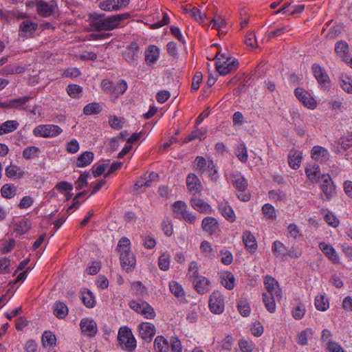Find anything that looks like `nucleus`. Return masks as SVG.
<instances>
[{"mask_svg": "<svg viewBox=\"0 0 352 352\" xmlns=\"http://www.w3.org/2000/svg\"><path fill=\"white\" fill-rule=\"evenodd\" d=\"M129 14L124 13L103 18V15L92 16L90 25L96 31H110L117 28L120 23L129 17Z\"/></svg>", "mask_w": 352, "mask_h": 352, "instance_id": "nucleus-1", "label": "nucleus"}, {"mask_svg": "<svg viewBox=\"0 0 352 352\" xmlns=\"http://www.w3.org/2000/svg\"><path fill=\"white\" fill-rule=\"evenodd\" d=\"M130 241L126 237L121 238L118 244L120 264L126 271L133 270L136 264V259L133 252L130 250Z\"/></svg>", "mask_w": 352, "mask_h": 352, "instance_id": "nucleus-2", "label": "nucleus"}, {"mask_svg": "<svg viewBox=\"0 0 352 352\" xmlns=\"http://www.w3.org/2000/svg\"><path fill=\"white\" fill-rule=\"evenodd\" d=\"M239 63L236 60L226 55L217 54L216 55V69L221 75H226L237 69Z\"/></svg>", "mask_w": 352, "mask_h": 352, "instance_id": "nucleus-3", "label": "nucleus"}, {"mask_svg": "<svg viewBox=\"0 0 352 352\" xmlns=\"http://www.w3.org/2000/svg\"><path fill=\"white\" fill-rule=\"evenodd\" d=\"M118 339L122 347L132 352L136 348V340L131 330L128 327H121L118 331Z\"/></svg>", "mask_w": 352, "mask_h": 352, "instance_id": "nucleus-4", "label": "nucleus"}, {"mask_svg": "<svg viewBox=\"0 0 352 352\" xmlns=\"http://www.w3.org/2000/svg\"><path fill=\"white\" fill-rule=\"evenodd\" d=\"M63 129L55 124H41L35 127L33 130V134L36 137L42 138H54L60 135Z\"/></svg>", "mask_w": 352, "mask_h": 352, "instance_id": "nucleus-5", "label": "nucleus"}, {"mask_svg": "<svg viewBox=\"0 0 352 352\" xmlns=\"http://www.w3.org/2000/svg\"><path fill=\"white\" fill-rule=\"evenodd\" d=\"M210 311L217 314H221L224 310V300L223 295L219 291H214L210 295L209 300Z\"/></svg>", "mask_w": 352, "mask_h": 352, "instance_id": "nucleus-6", "label": "nucleus"}, {"mask_svg": "<svg viewBox=\"0 0 352 352\" xmlns=\"http://www.w3.org/2000/svg\"><path fill=\"white\" fill-rule=\"evenodd\" d=\"M294 94L299 101L308 109H314L316 107V100L304 89L298 87L295 89Z\"/></svg>", "mask_w": 352, "mask_h": 352, "instance_id": "nucleus-7", "label": "nucleus"}, {"mask_svg": "<svg viewBox=\"0 0 352 352\" xmlns=\"http://www.w3.org/2000/svg\"><path fill=\"white\" fill-rule=\"evenodd\" d=\"M80 327L81 333L90 338L94 337L98 331L96 322L89 318H82L80 322Z\"/></svg>", "mask_w": 352, "mask_h": 352, "instance_id": "nucleus-8", "label": "nucleus"}, {"mask_svg": "<svg viewBox=\"0 0 352 352\" xmlns=\"http://www.w3.org/2000/svg\"><path fill=\"white\" fill-rule=\"evenodd\" d=\"M139 336L150 342L156 333L155 327L151 322H142L138 326Z\"/></svg>", "mask_w": 352, "mask_h": 352, "instance_id": "nucleus-9", "label": "nucleus"}, {"mask_svg": "<svg viewBox=\"0 0 352 352\" xmlns=\"http://www.w3.org/2000/svg\"><path fill=\"white\" fill-rule=\"evenodd\" d=\"M312 72L318 82L322 88L327 89L329 87L330 79L324 68L318 64H314L312 65Z\"/></svg>", "mask_w": 352, "mask_h": 352, "instance_id": "nucleus-10", "label": "nucleus"}, {"mask_svg": "<svg viewBox=\"0 0 352 352\" xmlns=\"http://www.w3.org/2000/svg\"><path fill=\"white\" fill-rule=\"evenodd\" d=\"M228 181L239 191H244L248 186L247 180L238 171H233L227 176Z\"/></svg>", "mask_w": 352, "mask_h": 352, "instance_id": "nucleus-11", "label": "nucleus"}, {"mask_svg": "<svg viewBox=\"0 0 352 352\" xmlns=\"http://www.w3.org/2000/svg\"><path fill=\"white\" fill-rule=\"evenodd\" d=\"M320 188L322 191L321 198L323 201H329L335 192V186L330 177L324 179L320 185Z\"/></svg>", "mask_w": 352, "mask_h": 352, "instance_id": "nucleus-12", "label": "nucleus"}, {"mask_svg": "<svg viewBox=\"0 0 352 352\" xmlns=\"http://www.w3.org/2000/svg\"><path fill=\"white\" fill-rule=\"evenodd\" d=\"M36 7L38 14L43 17H47L52 14L56 9V5L53 2L37 1Z\"/></svg>", "mask_w": 352, "mask_h": 352, "instance_id": "nucleus-13", "label": "nucleus"}, {"mask_svg": "<svg viewBox=\"0 0 352 352\" xmlns=\"http://www.w3.org/2000/svg\"><path fill=\"white\" fill-rule=\"evenodd\" d=\"M319 248L333 263H340L339 256L332 245L324 242H320L319 243Z\"/></svg>", "mask_w": 352, "mask_h": 352, "instance_id": "nucleus-14", "label": "nucleus"}, {"mask_svg": "<svg viewBox=\"0 0 352 352\" xmlns=\"http://www.w3.org/2000/svg\"><path fill=\"white\" fill-rule=\"evenodd\" d=\"M311 157L318 162H325L329 159L330 154L326 148L321 146H314L311 151Z\"/></svg>", "mask_w": 352, "mask_h": 352, "instance_id": "nucleus-15", "label": "nucleus"}, {"mask_svg": "<svg viewBox=\"0 0 352 352\" xmlns=\"http://www.w3.org/2000/svg\"><path fill=\"white\" fill-rule=\"evenodd\" d=\"M138 45L135 43H133L123 52V57L130 64H135L138 58Z\"/></svg>", "mask_w": 352, "mask_h": 352, "instance_id": "nucleus-16", "label": "nucleus"}, {"mask_svg": "<svg viewBox=\"0 0 352 352\" xmlns=\"http://www.w3.org/2000/svg\"><path fill=\"white\" fill-rule=\"evenodd\" d=\"M186 185L188 190L193 195L201 192L202 186L198 177L194 173H190L186 178Z\"/></svg>", "mask_w": 352, "mask_h": 352, "instance_id": "nucleus-17", "label": "nucleus"}, {"mask_svg": "<svg viewBox=\"0 0 352 352\" xmlns=\"http://www.w3.org/2000/svg\"><path fill=\"white\" fill-rule=\"evenodd\" d=\"M32 98L30 96L14 98L6 101V109H23L26 103Z\"/></svg>", "mask_w": 352, "mask_h": 352, "instance_id": "nucleus-18", "label": "nucleus"}, {"mask_svg": "<svg viewBox=\"0 0 352 352\" xmlns=\"http://www.w3.org/2000/svg\"><path fill=\"white\" fill-rule=\"evenodd\" d=\"M38 24L30 20L23 21L19 25V32L26 38L30 37L36 30Z\"/></svg>", "mask_w": 352, "mask_h": 352, "instance_id": "nucleus-19", "label": "nucleus"}, {"mask_svg": "<svg viewBox=\"0 0 352 352\" xmlns=\"http://www.w3.org/2000/svg\"><path fill=\"white\" fill-rule=\"evenodd\" d=\"M191 206L196 210L201 213L211 214L212 209L211 206L205 202L203 199L197 197H193L190 200Z\"/></svg>", "mask_w": 352, "mask_h": 352, "instance_id": "nucleus-20", "label": "nucleus"}, {"mask_svg": "<svg viewBox=\"0 0 352 352\" xmlns=\"http://www.w3.org/2000/svg\"><path fill=\"white\" fill-rule=\"evenodd\" d=\"M302 160V152L296 150L292 149L288 154V164L289 166L294 169H298L301 164Z\"/></svg>", "mask_w": 352, "mask_h": 352, "instance_id": "nucleus-21", "label": "nucleus"}, {"mask_svg": "<svg viewBox=\"0 0 352 352\" xmlns=\"http://www.w3.org/2000/svg\"><path fill=\"white\" fill-rule=\"evenodd\" d=\"M160 57V49L156 45H149L145 51V61L148 65L157 62Z\"/></svg>", "mask_w": 352, "mask_h": 352, "instance_id": "nucleus-22", "label": "nucleus"}, {"mask_svg": "<svg viewBox=\"0 0 352 352\" xmlns=\"http://www.w3.org/2000/svg\"><path fill=\"white\" fill-rule=\"evenodd\" d=\"M201 228L208 234H213L219 228L218 222L214 217H207L202 220Z\"/></svg>", "mask_w": 352, "mask_h": 352, "instance_id": "nucleus-23", "label": "nucleus"}, {"mask_svg": "<svg viewBox=\"0 0 352 352\" xmlns=\"http://www.w3.org/2000/svg\"><path fill=\"white\" fill-rule=\"evenodd\" d=\"M264 284L267 291L266 294L275 296H280L281 290L274 278L267 276L265 279Z\"/></svg>", "mask_w": 352, "mask_h": 352, "instance_id": "nucleus-24", "label": "nucleus"}, {"mask_svg": "<svg viewBox=\"0 0 352 352\" xmlns=\"http://www.w3.org/2000/svg\"><path fill=\"white\" fill-rule=\"evenodd\" d=\"M195 290L200 294L209 291L210 281L204 276H200L192 280Z\"/></svg>", "mask_w": 352, "mask_h": 352, "instance_id": "nucleus-25", "label": "nucleus"}, {"mask_svg": "<svg viewBox=\"0 0 352 352\" xmlns=\"http://www.w3.org/2000/svg\"><path fill=\"white\" fill-rule=\"evenodd\" d=\"M218 209L226 220L232 223L235 221L236 216L234 212L226 202L219 203Z\"/></svg>", "mask_w": 352, "mask_h": 352, "instance_id": "nucleus-26", "label": "nucleus"}, {"mask_svg": "<svg viewBox=\"0 0 352 352\" xmlns=\"http://www.w3.org/2000/svg\"><path fill=\"white\" fill-rule=\"evenodd\" d=\"M281 298L280 296H275L274 295H270L268 294H263V301L265 305L266 309L270 312L274 313L276 311V300H279Z\"/></svg>", "mask_w": 352, "mask_h": 352, "instance_id": "nucleus-27", "label": "nucleus"}, {"mask_svg": "<svg viewBox=\"0 0 352 352\" xmlns=\"http://www.w3.org/2000/svg\"><path fill=\"white\" fill-rule=\"evenodd\" d=\"M243 241L245 248L250 252H254L257 248V243L256 239L250 231H245L243 232Z\"/></svg>", "mask_w": 352, "mask_h": 352, "instance_id": "nucleus-28", "label": "nucleus"}, {"mask_svg": "<svg viewBox=\"0 0 352 352\" xmlns=\"http://www.w3.org/2000/svg\"><path fill=\"white\" fill-rule=\"evenodd\" d=\"M19 126L17 120H7L0 124V135L12 133Z\"/></svg>", "mask_w": 352, "mask_h": 352, "instance_id": "nucleus-29", "label": "nucleus"}, {"mask_svg": "<svg viewBox=\"0 0 352 352\" xmlns=\"http://www.w3.org/2000/svg\"><path fill=\"white\" fill-rule=\"evenodd\" d=\"M68 307L63 302H56L53 306V313L58 319L65 318L68 314Z\"/></svg>", "mask_w": 352, "mask_h": 352, "instance_id": "nucleus-30", "label": "nucleus"}, {"mask_svg": "<svg viewBox=\"0 0 352 352\" xmlns=\"http://www.w3.org/2000/svg\"><path fill=\"white\" fill-rule=\"evenodd\" d=\"M94 155L91 151H85L80 155L76 160L78 167H85L89 165L94 160Z\"/></svg>", "mask_w": 352, "mask_h": 352, "instance_id": "nucleus-31", "label": "nucleus"}, {"mask_svg": "<svg viewBox=\"0 0 352 352\" xmlns=\"http://www.w3.org/2000/svg\"><path fill=\"white\" fill-rule=\"evenodd\" d=\"M305 173L311 182H317L320 175V167L318 164H309L305 168Z\"/></svg>", "mask_w": 352, "mask_h": 352, "instance_id": "nucleus-32", "label": "nucleus"}, {"mask_svg": "<svg viewBox=\"0 0 352 352\" xmlns=\"http://www.w3.org/2000/svg\"><path fill=\"white\" fill-rule=\"evenodd\" d=\"M221 283L228 289L231 290L234 287V276L229 272H225L221 274Z\"/></svg>", "mask_w": 352, "mask_h": 352, "instance_id": "nucleus-33", "label": "nucleus"}, {"mask_svg": "<svg viewBox=\"0 0 352 352\" xmlns=\"http://www.w3.org/2000/svg\"><path fill=\"white\" fill-rule=\"evenodd\" d=\"M81 298L83 304L88 308H93L96 305L95 297L90 290L82 291Z\"/></svg>", "mask_w": 352, "mask_h": 352, "instance_id": "nucleus-34", "label": "nucleus"}, {"mask_svg": "<svg viewBox=\"0 0 352 352\" xmlns=\"http://www.w3.org/2000/svg\"><path fill=\"white\" fill-rule=\"evenodd\" d=\"M272 251L276 256L282 258L287 256V248L280 241H275L272 245Z\"/></svg>", "mask_w": 352, "mask_h": 352, "instance_id": "nucleus-35", "label": "nucleus"}, {"mask_svg": "<svg viewBox=\"0 0 352 352\" xmlns=\"http://www.w3.org/2000/svg\"><path fill=\"white\" fill-rule=\"evenodd\" d=\"M313 336V330L307 328L298 333L297 343L301 346H305L308 344V339Z\"/></svg>", "mask_w": 352, "mask_h": 352, "instance_id": "nucleus-36", "label": "nucleus"}, {"mask_svg": "<svg viewBox=\"0 0 352 352\" xmlns=\"http://www.w3.org/2000/svg\"><path fill=\"white\" fill-rule=\"evenodd\" d=\"M154 348L158 352H167L168 350V343L163 336H158L154 340Z\"/></svg>", "mask_w": 352, "mask_h": 352, "instance_id": "nucleus-37", "label": "nucleus"}, {"mask_svg": "<svg viewBox=\"0 0 352 352\" xmlns=\"http://www.w3.org/2000/svg\"><path fill=\"white\" fill-rule=\"evenodd\" d=\"M6 175L8 177L21 178L23 176L24 172L16 165H10L6 168Z\"/></svg>", "mask_w": 352, "mask_h": 352, "instance_id": "nucleus-38", "label": "nucleus"}, {"mask_svg": "<svg viewBox=\"0 0 352 352\" xmlns=\"http://www.w3.org/2000/svg\"><path fill=\"white\" fill-rule=\"evenodd\" d=\"M169 288L171 293L177 298H184L185 292L182 285L176 281L169 283Z\"/></svg>", "mask_w": 352, "mask_h": 352, "instance_id": "nucleus-39", "label": "nucleus"}, {"mask_svg": "<svg viewBox=\"0 0 352 352\" xmlns=\"http://www.w3.org/2000/svg\"><path fill=\"white\" fill-rule=\"evenodd\" d=\"M315 307L316 308L322 311L327 310L329 307L328 299L323 295L317 296L315 298Z\"/></svg>", "mask_w": 352, "mask_h": 352, "instance_id": "nucleus-40", "label": "nucleus"}, {"mask_svg": "<svg viewBox=\"0 0 352 352\" xmlns=\"http://www.w3.org/2000/svg\"><path fill=\"white\" fill-rule=\"evenodd\" d=\"M1 195L7 199L12 198L16 193V188L13 184H6L1 188Z\"/></svg>", "mask_w": 352, "mask_h": 352, "instance_id": "nucleus-41", "label": "nucleus"}, {"mask_svg": "<svg viewBox=\"0 0 352 352\" xmlns=\"http://www.w3.org/2000/svg\"><path fill=\"white\" fill-rule=\"evenodd\" d=\"M99 8L107 12H113L119 10V7L116 3V0H104L99 3Z\"/></svg>", "mask_w": 352, "mask_h": 352, "instance_id": "nucleus-42", "label": "nucleus"}, {"mask_svg": "<svg viewBox=\"0 0 352 352\" xmlns=\"http://www.w3.org/2000/svg\"><path fill=\"white\" fill-rule=\"evenodd\" d=\"M133 294L144 297L146 294V289L140 281H135L131 284Z\"/></svg>", "mask_w": 352, "mask_h": 352, "instance_id": "nucleus-43", "label": "nucleus"}, {"mask_svg": "<svg viewBox=\"0 0 352 352\" xmlns=\"http://www.w3.org/2000/svg\"><path fill=\"white\" fill-rule=\"evenodd\" d=\"M102 110V107L99 103L93 102L87 104L83 109L84 114L87 116L95 115L99 113Z\"/></svg>", "mask_w": 352, "mask_h": 352, "instance_id": "nucleus-44", "label": "nucleus"}, {"mask_svg": "<svg viewBox=\"0 0 352 352\" xmlns=\"http://www.w3.org/2000/svg\"><path fill=\"white\" fill-rule=\"evenodd\" d=\"M207 170L210 179L214 182H217L219 175L218 170L216 168V165L212 160H210L208 162Z\"/></svg>", "mask_w": 352, "mask_h": 352, "instance_id": "nucleus-45", "label": "nucleus"}, {"mask_svg": "<svg viewBox=\"0 0 352 352\" xmlns=\"http://www.w3.org/2000/svg\"><path fill=\"white\" fill-rule=\"evenodd\" d=\"M208 166V162L206 159L201 156H197L194 161V169L199 173H204L206 170V166Z\"/></svg>", "mask_w": 352, "mask_h": 352, "instance_id": "nucleus-46", "label": "nucleus"}, {"mask_svg": "<svg viewBox=\"0 0 352 352\" xmlns=\"http://www.w3.org/2000/svg\"><path fill=\"white\" fill-rule=\"evenodd\" d=\"M236 155L238 159L243 163L247 162L248 156V151L245 144L241 143L239 144L236 149Z\"/></svg>", "mask_w": 352, "mask_h": 352, "instance_id": "nucleus-47", "label": "nucleus"}, {"mask_svg": "<svg viewBox=\"0 0 352 352\" xmlns=\"http://www.w3.org/2000/svg\"><path fill=\"white\" fill-rule=\"evenodd\" d=\"M82 91V87L76 84L69 85L67 87L68 95L73 98H79L81 96Z\"/></svg>", "mask_w": 352, "mask_h": 352, "instance_id": "nucleus-48", "label": "nucleus"}, {"mask_svg": "<svg viewBox=\"0 0 352 352\" xmlns=\"http://www.w3.org/2000/svg\"><path fill=\"white\" fill-rule=\"evenodd\" d=\"M340 86L344 91L349 94H352V79L348 76H341Z\"/></svg>", "mask_w": 352, "mask_h": 352, "instance_id": "nucleus-49", "label": "nucleus"}, {"mask_svg": "<svg viewBox=\"0 0 352 352\" xmlns=\"http://www.w3.org/2000/svg\"><path fill=\"white\" fill-rule=\"evenodd\" d=\"M170 256L168 253H163L158 259V265L160 270L166 271L170 266Z\"/></svg>", "mask_w": 352, "mask_h": 352, "instance_id": "nucleus-50", "label": "nucleus"}, {"mask_svg": "<svg viewBox=\"0 0 352 352\" xmlns=\"http://www.w3.org/2000/svg\"><path fill=\"white\" fill-rule=\"evenodd\" d=\"M200 249L204 255L208 258H212L214 256V251L211 245V244L207 241H204L201 242L200 245Z\"/></svg>", "mask_w": 352, "mask_h": 352, "instance_id": "nucleus-51", "label": "nucleus"}, {"mask_svg": "<svg viewBox=\"0 0 352 352\" xmlns=\"http://www.w3.org/2000/svg\"><path fill=\"white\" fill-rule=\"evenodd\" d=\"M206 130H204L202 129H197L196 131H192L190 134L188 135V138L184 140V142L187 143L188 142L192 141L197 138L202 139L206 138Z\"/></svg>", "mask_w": 352, "mask_h": 352, "instance_id": "nucleus-52", "label": "nucleus"}, {"mask_svg": "<svg viewBox=\"0 0 352 352\" xmlns=\"http://www.w3.org/2000/svg\"><path fill=\"white\" fill-rule=\"evenodd\" d=\"M189 14L199 23H202L206 17L205 14H202L201 11L195 7L190 8Z\"/></svg>", "mask_w": 352, "mask_h": 352, "instance_id": "nucleus-53", "label": "nucleus"}, {"mask_svg": "<svg viewBox=\"0 0 352 352\" xmlns=\"http://www.w3.org/2000/svg\"><path fill=\"white\" fill-rule=\"evenodd\" d=\"M239 346L243 352H252L255 344L252 341L241 339L239 342Z\"/></svg>", "mask_w": 352, "mask_h": 352, "instance_id": "nucleus-54", "label": "nucleus"}, {"mask_svg": "<svg viewBox=\"0 0 352 352\" xmlns=\"http://www.w3.org/2000/svg\"><path fill=\"white\" fill-rule=\"evenodd\" d=\"M42 343L44 346H53L56 343V337L51 332L45 331L42 336Z\"/></svg>", "mask_w": 352, "mask_h": 352, "instance_id": "nucleus-55", "label": "nucleus"}, {"mask_svg": "<svg viewBox=\"0 0 352 352\" xmlns=\"http://www.w3.org/2000/svg\"><path fill=\"white\" fill-rule=\"evenodd\" d=\"M292 316L296 320H300L302 318L305 314V307L302 303H298L296 307L292 309Z\"/></svg>", "mask_w": 352, "mask_h": 352, "instance_id": "nucleus-56", "label": "nucleus"}, {"mask_svg": "<svg viewBox=\"0 0 352 352\" xmlns=\"http://www.w3.org/2000/svg\"><path fill=\"white\" fill-rule=\"evenodd\" d=\"M210 25L212 28L217 29L219 32H220L221 29L226 26V20L221 16L219 15L211 21Z\"/></svg>", "mask_w": 352, "mask_h": 352, "instance_id": "nucleus-57", "label": "nucleus"}, {"mask_svg": "<svg viewBox=\"0 0 352 352\" xmlns=\"http://www.w3.org/2000/svg\"><path fill=\"white\" fill-rule=\"evenodd\" d=\"M109 124L114 129H120L124 126V120L117 116H110Z\"/></svg>", "mask_w": 352, "mask_h": 352, "instance_id": "nucleus-58", "label": "nucleus"}, {"mask_svg": "<svg viewBox=\"0 0 352 352\" xmlns=\"http://www.w3.org/2000/svg\"><path fill=\"white\" fill-rule=\"evenodd\" d=\"M174 212L177 215H182L187 210V205L182 201H175L173 204Z\"/></svg>", "mask_w": 352, "mask_h": 352, "instance_id": "nucleus-59", "label": "nucleus"}, {"mask_svg": "<svg viewBox=\"0 0 352 352\" xmlns=\"http://www.w3.org/2000/svg\"><path fill=\"white\" fill-rule=\"evenodd\" d=\"M127 89V84L124 80H120L113 87V94L116 96L123 94Z\"/></svg>", "mask_w": 352, "mask_h": 352, "instance_id": "nucleus-60", "label": "nucleus"}, {"mask_svg": "<svg viewBox=\"0 0 352 352\" xmlns=\"http://www.w3.org/2000/svg\"><path fill=\"white\" fill-rule=\"evenodd\" d=\"M39 151V148L36 146H29L25 148L23 151V157L29 160L36 157Z\"/></svg>", "mask_w": 352, "mask_h": 352, "instance_id": "nucleus-61", "label": "nucleus"}, {"mask_svg": "<svg viewBox=\"0 0 352 352\" xmlns=\"http://www.w3.org/2000/svg\"><path fill=\"white\" fill-rule=\"evenodd\" d=\"M30 228V223L25 219L21 220L16 224L15 230L20 234L27 232Z\"/></svg>", "mask_w": 352, "mask_h": 352, "instance_id": "nucleus-62", "label": "nucleus"}, {"mask_svg": "<svg viewBox=\"0 0 352 352\" xmlns=\"http://www.w3.org/2000/svg\"><path fill=\"white\" fill-rule=\"evenodd\" d=\"M198 263L195 261H192L189 265L188 270V276H189V278H192L194 280L197 277L200 276L198 274Z\"/></svg>", "mask_w": 352, "mask_h": 352, "instance_id": "nucleus-63", "label": "nucleus"}, {"mask_svg": "<svg viewBox=\"0 0 352 352\" xmlns=\"http://www.w3.org/2000/svg\"><path fill=\"white\" fill-rule=\"evenodd\" d=\"M342 148L347 150L350 146H352V133H348L345 136L340 139V142Z\"/></svg>", "mask_w": 352, "mask_h": 352, "instance_id": "nucleus-64", "label": "nucleus"}]
</instances>
